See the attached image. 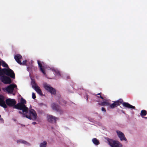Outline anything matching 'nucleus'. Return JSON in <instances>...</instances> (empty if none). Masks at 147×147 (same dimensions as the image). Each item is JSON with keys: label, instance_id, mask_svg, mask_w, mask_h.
<instances>
[{"label": "nucleus", "instance_id": "nucleus-17", "mask_svg": "<svg viewBox=\"0 0 147 147\" xmlns=\"http://www.w3.org/2000/svg\"><path fill=\"white\" fill-rule=\"evenodd\" d=\"M31 84L32 86V87L33 88H34V89L38 87V86L37 85L34 80L33 79L32 80Z\"/></svg>", "mask_w": 147, "mask_h": 147}, {"label": "nucleus", "instance_id": "nucleus-24", "mask_svg": "<svg viewBox=\"0 0 147 147\" xmlns=\"http://www.w3.org/2000/svg\"><path fill=\"white\" fill-rule=\"evenodd\" d=\"M2 65L3 67L6 68L8 67V65L4 61H2Z\"/></svg>", "mask_w": 147, "mask_h": 147}, {"label": "nucleus", "instance_id": "nucleus-1", "mask_svg": "<svg viewBox=\"0 0 147 147\" xmlns=\"http://www.w3.org/2000/svg\"><path fill=\"white\" fill-rule=\"evenodd\" d=\"M26 103V100L23 98H21L20 102L17 104L15 107L16 109L22 111H19L18 113L22 115V117H26L31 119L32 118L30 117V115H25L24 113H27L28 111V108L25 105Z\"/></svg>", "mask_w": 147, "mask_h": 147}, {"label": "nucleus", "instance_id": "nucleus-32", "mask_svg": "<svg viewBox=\"0 0 147 147\" xmlns=\"http://www.w3.org/2000/svg\"><path fill=\"white\" fill-rule=\"evenodd\" d=\"M32 123L33 125H35L36 123L35 122H33Z\"/></svg>", "mask_w": 147, "mask_h": 147}, {"label": "nucleus", "instance_id": "nucleus-22", "mask_svg": "<svg viewBox=\"0 0 147 147\" xmlns=\"http://www.w3.org/2000/svg\"><path fill=\"white\" fill-rule=\"evenodd\" d=\"M47 142L46 141H44L40 144V147H46Z\"/></svg>", "mask_w": 147, "mask_h": 147}, {"label": "nucleus", "instance_id": "nucleus-2", "mask_svg": "<svg viewBox=\"0 0 147 147\" xmlns=\"http://www.w3.org/2000/svg\"><path fill=\"white\" fill-rule=\"evenodd\" d=\"M122 104L123 106L125 107L133 109H135V107L131 105L128 103L123 102V100L122 99H120L116 101H113V102L112 104H110L109 103V106L111 108L113 109L117 107Z\"/></svg>", "mask_w": 147, "mask_h": 147}, {"label": "nucleus", "instance_id": "nucleus-27", "mask_svg": "<svg viewBox=\"0 0 147 147\" xmlns=\"http://www.w3.org/2000/svg\"><path fill=\"white\" fill-rule=\"evenodd\" d=\"M55 74L58 76H61V74L59 71L57 70H55Z\"/></svg>", "mask_w": 147, "mask_h": 147}, {"label": "nucleus", "instance_id": "nucleus-26", "mask_svg": "<svg viewBox=\"0 0 147 147\" xmlns=\"http://www.w3.org/2000/svg\"><path fill=\"white\" fill-rule=\"evenodd\" d=\"M95 96L98 98H100L102 99H104V98L101 95V93H99L97 95H96Z\"/></svg>", "mask_w": 147, "mask_h": 147}, {"label": "nucleus", "instance_id": "nucleus-34", "mask_svg": "<svg viewBox=\"0 0 147 147\" xmlns=\"http://www.w3.org/2000/svg\"><path fill=\"white\" fill-rule=\"evenodd\" d=\"M100 104H101V103H99H99H98V105H100Z\"/></svg>", "mask_w": 147, "mask_h": 147}, {"label": "nucleus", "instance_id": "nucleus-19", "mask_svg": "<svg viewBox=\"0 0 147 147\" xmlns=\"http://www.w3.org/2000/svg\"><path fill=\"white\" fill-rule=\"evenodd\" d=\"M34 90L39 95H42V91L39 86L36 88H35Z\"/></svg>", "mask_w": 147, "mask_h": 147}, {"label": "nucleus", "instance_id": "nucleus-4", "mask_svg": "<svg viewBox=\"0 0 147 147\" xmlns=\"http://www.w3.org/2000/svg\"><path fill=\"white\" fill-rule=\"evenodd\" d=\"M109 144L111 147H122V145L118 141L110 139L108 140Z\"/></svg>", "mask_w": 147, "mask_h": 147}, {"label": "nucleus", "instance_id": "nucleus-20", "mask_svg": "<svg viewBox=\"0 0 147 147\" xmlns=\"http://www.w3.org/2000/svg\"><path fill=\"white\" fill-rule=\"evenodd\" d=\"M140 114L141 116H145L147 114V111L145 110H143L141 111Z\"/></svg>", "mask_w": 147, "mask_h": 147}, {"label": "nucleus", "instance_id": "nucleus-10", "mask_svg": "<svg viewBox=\"0 0 147 147\" xmlns=\"http://www.w3.org/2000/svg\"><path fill=\"white\" fill-rule=\"evenodd\" d=\"M47 119L49 122L51 123H56V120L58 119V118L51 115H49L47 116Z\"/></svg>", "mask_w": 147, "mask_h": 147}, {"label": "nucleus", "instance_id": "nucleus-36", "mask_svg": "<svg viewBox=\"0 0 147 147\" xmlns=\"http://www.w3.org/2000/svg\"><path fill=\"white\" fill-rule=\"evenodd\" d=\"M1 65V62L0 61V65Z\"/></svg>", "mask_w": 147, "mask_h": 147}, {"label": "nucleus", "instance_id": "nucleus-5", "mask_svg": "<svg viewBox=\"0 0 147 147\" xmlns=\"http://www.w3.org/2000/svg\"><path fill=\"white\" fill-rule=\"evenodd\" d=\"M5 102L6 105L10 107H13L14 108L16 109L15 106L17 105L16 102L14 99H11L10 98L7 99L5 100Z\"/></svg>", "mask_w": 147, "mask_h": 147}, {"label": "nucleus", "instance_id": "nucleus-9", "mask_svg": "<svg viewBox=\"0 0 147 147\" xmlns=\"http://www.w3.org/2000/svg\"><path fill=\"white\" fill-rule=\"evenodd\" d=\"M17 87L16 84H10L6 88V90L9 93H12L15 88Z\"/></svg>", "mask_w": 147, "mask_h": 147}, {"label": "nucleus", "instance_id": "nucleus-28", "mask_svg": "<svg viewBox=\"0 0 147 147\" xmlns=\"http://www.w3.org/2000/svg\"><path fill=\"white\" fill-rule=\"evenodd\" d=\"M32 98L33 99H35L36 98L35 94L34 92H32Z\"/></svg>", "mask_w": 147, "mask_h": 147}, {"label": "nucleus", "instance_id": "nucleus-25", "mask_svg": "<svg viewBox=\"0 0 147 147\" xmlns=\"http://www.w3.org/2000/svg\"><path fill=\"white\" fill-rule=\"evenodd\" d=\"M4 68L2 69L0 67V76H2V75L4 74L5 72L3 71V69Z\"/></svg>", "mask_w": 147, "mask_h": 147}, {"label": "nucleus", "instance_id": "nucleus-8", "mask_svg": "<svg viewBox=\"0 0 147 147\" xmlns=\"http://www.w3.org/2000/svg\"><path fill=\"white\" fill-rule=\"evenodd\" d=\"M24 114L25 115H30V117H31V115H32V117L33 118V119L34 120H36L37 117V114L36 111L33 109H30L29 110V112H28L27 113H24Z\"/></svg>", "mask_w": 147, "mask_h": 147}, {"label": "nucleus", "instance_id": "nucleus-23", "mask_svg": "<svg viewBox=\"0 0 147 147\" xmlns=\"http://www.w3.org/2000/svg\"><path fill=\"white\" fill-rule=\"evenodd\" d=\"M17 142L18 143H22L25 144H28V143L26 141L23 140H18L17 141Z\"/></svg>", "mask_w": 147, "mask_h": 147}, {"label": "nucleus", "instance_id": "nucleus-15", "mask_svg": "<svg viewBox=\"0 0 147 147\" xmlns=\"http://www.w3.org/2000/svg\"><path fill=\"white\" fill-rule=\"evenodd\" d=\"M59 106L55 103H53L51 105V107L53 110L58 111L59 109Z\"/></svg>", "mask_w": 147, "mask_h": 147}, {"label": "nucleus", "instance_id": "nucleus-18", "mask_svg": "<svg viewBox=\"0 0 147 147\" xmlns=\"http://www.w3.org/2000/svg\"><path fill=\"white\" fill-rule=\"evenodd\" d=\"M93 143L95 145H98L100 144V142L96 138H94L92 139Z\"/></svg>", "mask_w": 147, "mask_h": 147}, {"label": "nucleus", "instance_id": "nucleus-6", "mask_svg": "<svg viewBox=\"0 0 147 147\" xmlns=\"http://www.w3.org/2000/svg\"><path fill=\"white\" fill-rule=\"evenodd\" d=\"M44 88L47 91L49 92L51 94L55 95L56 93V90L55 89L50 85H47V84H45L44 85Z\"/></svg>", "mask_w": 147, "mask_h": 147}, {"label": "nucleus", "instance_id": "nucleus-16", "mask_svg": "<svg viewBox=\"0 0 147 147\" xmlns=\"http://www.w3.org/2000/svg\"><path fill=\"white\" fill-rule=\"evenodd\" d=\"M59 99L57 100V101L60 104L64 105H65L66 103V101L63 100L60 97V96H58Z\"/></svg>", "mask_w": 147, "mask_h": 147}, {"label": "nucleus", "instance_id": "nucleus-3", "mask_svg": "<svg viewBox=\"0 0 147 147\" xmlns=\"http://www.w3.org/2000/svg\"><path fill=\"white\" fill-rule=\"evenodd\" d=\"M3 71L5 72L4 74L6 75L11 78L14 79L15 74L14 71L10 68H4Z\"/></svg>", "mask_w": 147, "mask_h": 147}, {"label": "nucleus", "instance_id": "nucleus-30", "mask_svg": "<svg viewBox=\"0 0 147 147\" xmlns=\"http://www.w3.org/2000/svg\"><path fill=\"white\" fill-rule=\"evenodd\" d=\"M101 110L102 111H104L105 112H106V110L103 107H102V108Z\"/></svg>", "mask_w": 147, "mask_h": 147}, {"label": "nucleus", "instance_id": "nucleus-21", "mask_svg": "<svg viewBox=\"0 0 147 147\" xmlns=\"http://www.w3.org/2000/svg\"><path fill=\"white\" fill-rule=\"evenodd\" d=\"M109 103L107 101H103L100 104V105L102 106H109Z\"/></svg>", "mask_w": 147, "mask_h": 147}, {"label": "nucleus", "instance_id": "nucleus-11", "mask_svg": "<svg viewBox=\"0 0 147 147\" xmlns=\"http://www.w3.org/2000/svg\"><path fill=\"white\" fill-rule=\"evenodd\" d=\"M4 99V96L0 95V106L4 108H6L7 107V106L5 103Z\"/></svg>", "mask_w": 147, "mask_h": 147}, {"label": "nucleus", "instance_id": "nucleus-7", "mask_svg": "<svg viewBox=\"0 0 147 147\" xmlns=\"http://www.w3.org/2000/svg\"><path fill=\"white\" fill-rule=\"evenodd\" d=\"M0 80L5 84H8L11 83V78L5 75L2 76L1 77Z\"/></svg>", "mask_w": 147, "mask_h": 147}, {"label": "nucleus", "instance_id": "nucleus-33", "mask_svg": "<svg viewBox=\"0 0 147 147\" xmlns=\"http://www.w3.org/2000/svg\"><path fill=\"white\" fill-rule=\"evenodd\" d=\"M86 98H87V101H88V95H86Z\"/></svg>", "mask_w": 147, "mask_h": 147}, {"label": "nucleus", "instance_id": "nucleus-31", "mask_svg": "<svg viewBox=\"0 0 147 147\" xmlns=\"http://www.w3.org/2000/svg\"><path fill=\"white\" fill-rule=\"evenodd\" d=\"M1 116L0 115V120H1V121H3V119L2 118H1Z\"/></svg>", "mask_w": 147, "mask_h": 147}, {"label": "nucleus", "instance_id": "nucleus-13", "mask_svg": "<svg viewBox=\"0 0 147 147\" xmlns=\"http://www.w3.org/2000/svg\"><path fill=\"white\" fill-rule=\"evenodd\" d=\"M37 62L40 71L44 75H45L46 73L42 66V65H44V63L43 62H40L39 60H37Z\"/></svg>", "mask_w": 147, "mask_h": 147}, {"label": "nucleus", "instance_id": "nucleus-29", "mask_svg": "<svg viewBox=\"0 0 147 147\" xmlns=\"http://www.w3.org/2000/svg\"><path fill=\"white\" fill-rule=\"evenodd\" d=\"M27 61L26 60L24 61H23L22 63V64L23 65H26V64Z\"/></svg>", "mask_w": 147, "mask_h": 147}, {"label": "nucleus", "instance_id": "nucleus-35", "mask_svg": "<svg viewBox=\"0 0 147 147\" xmlns=\"http://www.w3.org/2000/svg\"><path fill=\"white\" fill-rule=\"evenodd\" d=\"M144 118L145 119H147V117H144Z\"/></svg>", "mask_w": 147, "mask_h": 147}, {"label": "nucleus", "instance_id": "nucleus-12", "mask_svg": "<svg viewBox=\"0 0 147 147\" xmlns=\"http://www.w3.org/2000/svg\"><path fill=\"white\" fill-rule=\"evenodd\" d=\"M116 132L121 140H127V139L125 137V135L123 133L119 131H117Z\"/></svg>", "mask_w": 147, "mask_h": 147}, {"label": "nucleus", "instance_id": "nucleus-14", "mask_svg": "<svg viewBox=\"0 0 147 147\" xmlns=\"http://www.w3.org/2000/svg\"><path fill=\"white\" fill-rule=\"evenodd\" d=\"M22 57V56L20 54H17L14 56V59L20 65L22 64V63L20 60Z\"/></svg>", "mask_w": 147, "mask_h": 147}]
</instances>
